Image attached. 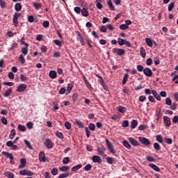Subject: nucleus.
<instances>
[{
    "instance_id": "obj_1",
    "label": "nucleus",
    "mask_w": 178,
    "mask_h": 178,
    "mask_svg": "<svg viewBox=\"0 0 178 178\" xmlns=\"http://www.w3.org/2000/svg\"><path fill=\"white\" fill-rule=\"evenodd\" d=\"M118 43L121 47L123 46V45H126L129 48L131 47V43H130V42H129V41H127L124 39H122V38H118Z\"/></svg>"
},
{
    "instance_id": "obj_2",
    "label": "nucleus",
    "mask_w": 178,
    "mask_h": 178,
    "mask_svg": "<svg viewBox=\"0 0 178 178\" xmlns=\"http://www.w3.org/2000/svg\"><path fill=\"white\" fill-rule=\"evenodd\" d=\"M106 144L107 145L109 152H111V154H112L113 155H115L116 154V150H115L113 145H112V143H111V142L108 139H106Z\"/></svg>"
},
{
    "instance_id": "obj_3",
    "label": "nucleus",
    "mask_w": 178,
    "mask_h": 178,
    "mask_svg": "<svg viewBox=\"0 0 178 178\" xmlns=\"http://www.w3.org/2000/svg\"><path fill=\"white\" fill-rule=\"evenodd\" d=\"M138 140L140 143H141V144H143V145H146L147 147H148L149 145H151V141H149V140H148L145 137L140 136L138 138Z\"/></svg>"
},
{
    "instance_id": "obj_4",
    "label": "nucleus",
    "mask_w": 178,
    "mask_h": 178,
    "mask_svg": "<svg viewBox=\"0 0 178 178\" xmlns=\"http://www.w3.org/2000/svg\"><path fill=\"white\" fill-rule=\"evenodd\" d=\"M113 54H117L118 56H122V55H124L126 54V51L123 49H118V48H113L112 49Z\"/></svg>"
},
{
    "instance_id": "obj_5",
    "label": "nucleus",
    "mask_w": 178,
    "mask_h": 178,
    "mask_svg": "<svg viewBox=\"0 0 178 178\" xmlns=\"http://www.w3.org/2000/svg\"><path fill=\"white\" fill-rule=\"evenodd\" d=\"M2 154L6 156V158H9V159H10V163H11V165H13V163H15V161H13L14 158L13 154H10L8 152H2Z\"/></svg>"
},
{
    "instance_id": "obj_6",
    "label": "nucleus",
    "mask_w": 178,
    "mask_h": 178,
    "mask_svg": "<svg viewBox=\"0 0 178 178\" xmlns=\"http://www.w3.org/2000/svg\"><path fill=\"white\" fill-rule=\"evenodd\" d=\"M44 145H45L48 149L54 148V143L49 138H47L44 142Z\"/></svg>"
},
{
    "instance_id": "obj_7",
    "label": "nucleus",
    "mask_w": 178,
    "mask_h": 178,
    "mask_svg": "<svg viewBox=\"0 0 178 178\" xmlns=\"http://www.w3.org/2000/svg\"><path fill=\"white\" fill-rule=\"evenodd\" d=\"M143 74L146 77H152V70L149 69V67H145L143 70Z\"/></svg>"
},
{
    "instance_id": "obj_8",
    "label": "nucleus",
    "mask_w": 178,
    "mask_h": 178,
    "mask_svg": "<svg viewBox=\"0 0 178 178\" xmlns=\"http://www.w3.org/2000/svg\"><path fill=\"white\" fill-rule=\"evenodd\" d=\"M128 140L129 143L131 144V145H133L134 147H138V145H140V142H138L134 138H129Z\"/></svg>"
},
{
    "instance_id": "obj_9",
    "label": "nucleus",
    "mask_w": 178,
    "mask_h": 178,
    "mask_svg": "<svg viewBox=\"0 0 178 178\" xmlns=\"http://www.w3.org/2000/svg\"><path fill=\"white\" fill-rule=\"evenodd\" d=\"M13 144L14 143L12 142V140H9L6 143V146L9 147L13 151H15L17 149V145Z\"/></svg>"
},
{
    "instance_id": "obj_10",
    "label": "nucleus",
    "mask_w": 178,
    "mask_h": 178,
    "mask_svg": "<svg viewBox=\"0 0 178 178\" xmlns=\"http://www.w3.org/2000/svg\"><path fill=\"white\" fill-rule=\"evenodd\" d=\"M92 161L94 163H102V159L99 156L95 155L92 157Z\"/></svg>"
},
{
    "instance_id": "obj_11",
    "label": "nucleus",
    "mask_w": 178,
    "mask_h": 178,
    "mask_svg": "<svg viewBox=\"0 0 178 178\" xmlns=\"http://www.w3.org/2000/svg\"><path fill=\"white\" fill-rule=\"evenodd\" d=\"M163 119L164 120L165 124L168 127H170V124H172V122H170V118H169V117L165 115V116L163 117Z\"/></svg>"
},
{
    "instance_id": "obj_12",
    "label": "nucleus",
    "mask_w": 178,
    "mask_h": 178,
    "mask_svg": "<svg viewBox=\"0 0 178 178\" xmlns=\"http://www.w3.org/2000/svg\"><path fill=\"white\" fill-rule=\"evenodd\" d=\"M26 88H27V85L22 83L17 87V91L18 92H23V91H24Z\"/></svg>"
},
{
    "instance_id": "obj_13",
    "label": "nucleus",
    "mask_w": 178,
    "mask_h": 178,
    "mask_svg": "<svg viewBox=\"0 0 178 178\" xmlns=\"http://www.w3.org/2000/svg\"><path fill=\"white\" fill-rule=\"evenodd\" d=\"M20 165H19V169H24V168H26V165L27 163V161L26 159L22 158L20 159Z\"/></svg>"
},
{
    "instance_id": "obj_14",
    "label": "nucleus",
    "mask_w": 178,
    "mask_h": 178,
    "mask_svg": "<svg viewBox=\"0 0 178 178\" xmlns=\"http://www.w3.org/2000/svg\"><path fill=\"white\" fill-rule=\"evenodd\" d=\"M39 161L40 162H46L47 161V159L45 157V153H44V152H40L39 154Z\"/></svg>"
},
{
    "instance_id": "obj_15",
    "label": "nucleus",
    "mask_w": 178,
    "mask_h": 178,
    "mask_svg": "<svg viewBox=\"0 0 178 178\" xmlns=\"http://www.w3.org/2000/svg\"><path fill=\"white\" fill-rule=\"evenodd\" d=\"M74 86V82H71L67 85L66 95H67V94H70L72 90H73Z\"/></svg>"
},
{
    "instance_id": "obj_16",
    "label": "nucleus",
    "mask_w": 178,
    "mask_h": 178,
    "mask_svg": "<svg viewBox=\"0 0 178 178\" xmlns=\"http://www.w3.org/2000/svg\"><path fill=\"white\" fill-rule=\"evenodd\" d=\"M105 151H106V149L104 146L97 147V152L99 155H104L105 154Z\"/></svg>"
},
{
    "instance_id": "obj_17",
    "label": "nucleus",
    "mask_w": 178,
    "mask_h": 178,
    "mask_svg": "<svg viewBox=\"0 0 178 178\" xmlns=\"http://www.w3.org/2000/svg\"><path fill=\"white\" fill-rule=\"evenodd\" d=\"M152 95H154V98L157 99V101H161V95L158 94V92H156V90H152Z\"/></svg>"
},
{
    "instance_id": "obj_18",
    "label": "nucleus",
    "mask_w": 178,
    "mask_h": 178,
    "mask_svg": "<svg viewBox=\"0 0 178 178\" xmlns=\"http://www.w3.org/2000/svg\"><path fill=\"white\" fill-rule=\"evenodd\" d=\"M76 35L78 37L79 41L80 42V44H81L82 46L84 45V39L83 38V36H81L80 32H77Z\"/></svg>"
},
{
    "instance_id": "obj_19",
    "label": "nucleus",
    "mask_w": 178,
    "mask_h": 178,
    "mask_svg": "<svg viewBox=\"0 0 178 178\" xmlns=\"http://www.w3.org/2000/svg\"><path fill=\"white\" fill-rule=\"evenodd\" d=\"M149 168L153 169V170H155V172H161V168H159V167H158L155 164L150 163V164H149Z\"/></svg>"
},
{
    "instance_id": "obj_20",
    "label": "nucleus",
    "mask_w": 178,
    "mask_h": 178,
    "mask_svg": "<svg viewBox=\"0 0 178 178\" xmlns=\"http://www.w3.org/2000/svg\"><path fill=\"white\" fill-rule=\"evenodd\" d=\"M49 77L51 79H56V77L58 76V74H56V71L54 70H51L49 72Z\"/></svg>"
},
{
    "instance_id": "obj_21",
    "label": "nucleus",
    "mask_w": 178,
    "mask_h": 178,
    "mask_svg": "<svg viewBox=\"0 0 178 178\" xmlns=\"http://www.w3.org/2000/svg\"><path fill=\"white\" fill-rule=\"evenodd\" d=\"M12 92H13V90H12V88H9L8 90H7L5 93H3V97H5L6 98H8V97L10 96V94H12Z\"/></svg>"
},
{
    "instance_id": "obj_22",
    "label": "nucleus",
    "mask_w": 178,
    "mask_h": 178,
    "mask_svg": "<svg viewBox=\"0 0 178 178\" xmlns=\"http://www.w3.org/2000/svg\"><path fill=\"white\" fill-rule=\"evenodd\" d=\"M140 54L142 58H145V56H147V52H145V49L144 48V47H140Z\"/></svg>"
},
{
    "instance_id": "obj_23",
    "label": "nucleus",
    "mask_w": 178,
    "mask_h": 178,
    "mask_svg": "<svg viewBox=\"0 0 178 178\" xmlns=\"http://www.w3.org/2000/svg\"><path fill=\"white\" fill-rule=\"evenodd\" d=\"M83 168V165L81 164H78L77 165H75L72 167V172H77L79 169H81Z\"/></svg>"
},
{
    "instance_id": "obj_24",
    "label": "nucleus",
    "mask_w": 178,
    "mask_h": 178,
    "mask_svg": "<svg viewBox=\"0 0 178 178\" xmlns=\"http://www.w3.org/2000/svg\"><path fill=\"white\" fill-rule=\"evenodd\" d=\"M122 145H124V147H125V148H127V149H131V145H130V143H129V142L126 140H124L122 141Z\"/></svg>"
},
{
    "instance_id": "obj_25",
    "label": "nucleus",
    "mask_w": 178,
    "mask_h": 178,
    "mask_svg": "<svg viewBox=\"0 0 178 178\" xmlns=\"http://www.w3.org/2000/svg\"><path fill=\"white\" fill-rule=\"evenodd\" d=\"M6 177L8 178H13L15 177V174H13V172H10V171H7L4 173Z\"/></svg>"
},
{
    "instance_id": "obj_26",
    "label": "nucleus",
    "mask_w": 178,
    "mask_h": 178,
    "mask_svg": "<svg viewBox=\"0 0 178 178\" xmlns=\"http://www.w3.org/2000/svg\"><path fill=\"white\" fill-rule=\"evenodd\" d=\"M138 124V122L136 120H133L131 122V129H136Z\"/></svg>"
},
{
    "instance_id": "obj_27",
    "label": "nucleus",
    "mask_w": 178,
    "mask_h": 178,
    "mask_svg": "<svg viewBox=\"0 0 178 178\" xmlns=\"http://www.w3.org/2000/svg\"><path fill=\"white\" fill-rule=\"evenodd\" d=\"M18 19L19 18H17V17L13 16V23L15 27H17V26H19V20H18Z\"/></svg>"
},
{
    "instance_id": "obj_28",
    "label": "nucleus",
    "mask_w": 178,
    "mask_h": 178,
    "mask_svg": "<svg viewBox=\"0 0 178 178\" xmlns=\"http://www.w3.org/2000/svg\"><path fill=\"white\" fill-rule=\"evenodd\" d=\"M70 169V167L68 165H63L59 168L60 172H67Z\"/></svg>"
},
{
    "instance_id": "obj_29",
    "label": "nucleus",
    "mask_w": 178,
    "mask_h": 178,
    "mask_svg": "<svg viewBox=\"0 0 178 178\" xmlns=\"http://www.w3.org/2000/svg\"><path fill=\"white\" fill-rule=\"evenodd\" d=\"M15 10L16 12H20V10H22V4L20 3H17L15 5Z\"/></svg>"
},
{
    "instance_id": "obj_30",
    "label": "nucleus",
    "mask_w": 178,
    "mask_h": 178,
    "mask_svg": "<svg viewBox=\"0 0 178 178\" xmlns=\"http://www.w3.org/2000/svg\"><path fill=\"white\" fill-rule=\"evenodd\" d=\"M15 136H16V129H12L9 136V138L10 140H13V138H15Z\"/></svg>"
},
{
    "instance_id": "obj_31",
    "label": "nucleus",
    "mask_w": 178,
    "mask_h": 178,
    "mask_svg": "<svg viewBox=\"0 0 178 178\" xmlns=\"http://www.w3.org/2000/svg\"><path fill=\"white\" fill-rule=\"evenodd\" d=\"M145 42L148 45V47H152L154 44V41L151 40V39L148 38H145Z\"/></svg>"
},
{
    "instance_id": "obj_32",
    "label": "nucleus",
    "mask_w": 178,
    "mask_h": 178,
    "mask_svg": "<svg viewBox=\"0 0 178 178\" xmlns=\"http://www.w3.org/2000/svg\"><path fill=\"white\" fill-rule=\"evenodd\" d=\"M81 13L82 16H84V17H87L88 16V10H87L86 8L81 10Z\"/></svg>"
},
{
    "instance_id": "obj_33",
    "label": "nucleus",
    "mask_w": 178,
    "mask_h": 178,
    "mask_svg": "<svg viewBox=\"0 0 178 178\" xmlns=\"http://www.w3.org/2000/svg\"><path fill=\"white\" fill-rule=\"evenodd\" d=\"M56 137H58V138H60V140H63V138H65V136H63V134L62 132H56Z\"/></svg>"
},
{
    "instance_id": "obj_34",
    "label": "nucleus",
    "mask_w": 178,
    "mask_h": 178,
    "mask_svg": "<svg viewBox=\"0 0 178 178\" xmlns=\"http://www.w3.org/2000/svg\"><path fill=\"white\" fill-rule=\"evenodd\" d=\"M118 111L119 112H120V113H125V112L127 111V108L120 106L118 108Z\"/></svg>"
},
{
    "instance_id": "obj_35",
    "label": "nucleus",
    "mask_w": 178,
    "mask_h": 178,
    "mask_svg": "<svg viewBox=\"0 0 178 178\" xmlns=\"http://www.w3.org/2000/svg\"><path fill=\"white\" fill-rule=\"evenodd\" d=\"M153 147L156 151H161V145L158 143H154Z\"/></svg>"
},
{
    "instance_id": "obj_36",
    "label": "nucleus",
    "mask_w": 178,
    "mask_h": 178,
    "mask_svg": "<svg viewBox=\"0 0 178 178\" xmlns=\"http://www.w3.org/2000/svg\"><path fill=\"white\" fill-rule=\"evenodd\" d=\"M96 6L97 9H102V8H104L102 4L101 3V0H96Z\"/></svg>"
},
{
    "instance_id": "obj_37",
    "label": "nucleus",
    "mask_w": 178,
    "mask_h": 178,
    "mask_svg": "<svg viewBox=\"0 0 178 178\" xmlns=\"http://www.w3.org/2000/svg\"><path fill=\"white\" fill-rule=\"evenodd\" d=\"M24 144L26 145L28 148H29V149H33V146L31 145V143H30V141L27 140H24Z\"/></svg>"
},
{
    "instance_id": "obj_38",
    "label": "nucleus",
    "mask_w": 178,
    "mask_h": 178,
    "mask_svg": "<svg viewBox=\"0 0 178 178\" xmlns=\"http://www.w3.org/2000/svg\"><path fill=\"white\" fill-rule=\"evenodd\" d=\"M19 60L22 65H24V63H26V59L24 58V56H23V54H21L19 56Z\"/></svg>"
},
{
    "instance_id": "obj_39",
    "label": "nucleus",
    "mask_w": 178,
    "mask_h": 178,
    "mask_svg": "<svg viewBox=\"0 0 178 178\" xmlns=\"http://www.w3.org/2000/svg\"><path fill=\"white\" fill-rule=\"evenodd\" d=\"M70 175V172H65L63 174H60V175L58 176V178H67L69 177V175Z\"/></svg>"
},
{
    "instance_id": "obj_40",
    "label": "nucleus",
    "mask_w": 178,
    "mask_h": 178,
    "mask_svg": "<svg viewBox=\"0 0 178 178\" xmlns=\"http://www.w3.org/2000/svg\"><path fill=\"white\" fill-rule=\"evenodd\" d=\"M146 160L147 162H155L156 160L151 156H146Z\"/></svg>"
},
{
    "instance_id": "obj_41",
    "label": "nucleus",
    "mask_w": 178,
    "mask_h": 178,
    "mask_svg": "<svg viewBox=\"0 0 178 178\" xmlns=\"http://www.w3.org/2000/svg\"><path fill=\"white\" fill-rule=\"evenodd\" d=\"M129 79V74H125L122 79V85L124 86L127 83V79Z\"/></svg>"
},
{
    "instance_id": "obj_42",
    "label": "nucleus",
    "mask_w": 178,
    "mask_h": 178,
    "mask_svg": "<svg viewBox=\"0 0 178 178\" xmlns=\"http://www.w3.org/2000/svg\"><path fill=\"white\" fill-rule=\"evenodd\" d=\"M107 3L111 10H115V6H113V4L112 3V0H108Z\"/></svg>"
},
{
    "instance_id": "obj_43",
    "label": "nucleus",
    "mask_w": 178,
    "mask_h": 178,
    "mask_svg": "<svg viewBox=\"0 0 178 178\" xmlns=\"http://www.w3.org/2000/svg\"><path fill=\"white\" fill-rule=\"evenodd\" d=\"M75 124H77L81 129L84 127V124H82L79 120H75Z\"/></svg>"
},
{
    "instance_id": "obj_44",
    "label": "nucleus",
    "mask_w": 178,
    "mask_h": 178,
    "mask_svg": "<svg viewBox=\"0 0 178 178\" xmlns=\"http://www.w3.org/2000/svg\"><path fill=\"white\" fill-rule=\"evenodd\" d=\"M156 140L159 143H163V138H162V136H161V135H157L156 136Z\"/></svg>"
},
{
    "instance_id": "obj_45",
    "label": "nucleus",
    "mask_w": 178,
    "mask_h": 178,
    "mask_svg": "<svg viewBox=\"0 0 178 178\" xmlns=\"http://www.w3.org/2000/svg\"><path fill=\"white\" fill-rule=\"evenodd\" d=\"M54 44L57 45V47H59V48L62 47V42L59 40H54Z\"/></svg>"
},
{
    "instance_id": "obj_46",
    "label": "nucleus",
    "mask_w": 178,
    "mask_h": 178,
    "mask_svg": "<svg viewBox=\"0 0 178 178\" xmlns=\"http://www.w3.org/2000/svg\"><path fill=\"white\" fill-rule=\"evenodd\" d=\"M91 169H92V165H91V164H88L84 167V170L86 172L90 171Z\"/></svg>"
},
{
    "instance_id": "obj_47",
    "label": "nucleus",
    "mask_w": 178,
    "mask_h": 178,
    "mask_svg": "<svg viewBox=\"0 0 178 178\" xmlns=\"http://www.w3.org/2000/svg\"><path fill=\"white\" fill-rule=\"evenodd\" d=\"M78 98H79V94L74 93L73 95H72V102L74 103L76 102V101H77Z\"/></svg>"
},
{
    "instance_id": "obj_48",
    "label": "nucleus",
    "mask_w": 178,
    "mask_h": 178,
    "mask_svg": "<svg viewBox=\"0 0 178 178\" xmlns=\"http://www.w3.org/2000/svg\"><path fill=\"white\" fill-rule=\"evenodd\" d=\"M70 158H69V157H65L63 159V165H67V163H70Z\"/></svg>"
},
{
    "instance_id": "obj_49",
    "label": "nucleus",
    "mask_w": 178,
    "mask_h": 178,
    "mask_svg": "<svg viewBox=\"0 0 178 178\" xmlns=\"http://www.w3.org/2000/svg\"><path fill=\"white\" fill-rule=\"evenodd\" d=\"M22 53L23 54V55H27L29 54V48L22 47Z\"/></svg>"
},
{
    "instance_id": "obj_50",
    "label": "nucleus",
    "mask_w": 178,
    "mask_h": 178,
    "mask_svg": "<svg viewBox=\"0 0 178 178\" xmlns=\"http://www.w3.org/2000/svg\"><path fill=\"white\" fill-rule=\"evenodd\" d=\"M18 129L19 131H26V128L24 125L19 124L18 125Z\"/></svg>"
},
{
    "instance_id": "obj_51",
    "label": "nucleus",
    "mask_w": 178,
    "mask_h": 178,
    "mask_svg": "<svg viewBox=\"0 0 178 178\" xmlns=\"http://www.w3.org/2000/svg\"><path fill=\"white\" fill-rule=\"evenodd\" d=\"M165 104L168 105L169 106H170V105H172V99H170V97H167L165 99Z\"/></svg>"
},
{
    "instance_id": "obj_52",
    "label": "nucleus",
    "mask_w": 178,
    "mask_h": 178,
    "mask_svg": "<svg viewBox=\"0 0 178 178\" xmlns=\"http://www.w3.org/2000/svg\"><path fill=\"white\" fill-rule=\"evenodd\" d=\"M83 81L86 86H88V87H91V84L90 82H88V80H87V77L86 76H83Z\"/></svg>"
},
{
    "instance_id": "obj_53",
    "label": "nucleus",
    "mask_w": 178,
    "mask_h": 178,
    "mask_svg": "<svg viewBox=\"0 0 178 178\" xmlns=\"http://www.w3.org/2000/svg\"><path fill=\"white\" fill-rule=\"evenodd\" d=\"M164 142L166 144H172V143H173V140L172 138H164Z\"/></svg>"
},
{
    "instance_id": "obj_54",
    "label": "nucleus",
    "mask_w": 178,
    "mask_h": 178,
    "mask_svg": "<svg viewBox=\"0 0 178 178\" xmlns=\"http://www.w3.org/2000/svg\"><path fill=\"white\" fill-rule=\"evenodd\" d=\"M106 161H107L108 163H109L110 165H112L113 163V162H115V160L112 157L106 158Z\"/></svg>"
},
{
    "instance_id": "obj_55",
    "label": "nucleus",
    "mask_w": 178,
    "mask_h": 178,
    "mask_svg": "<svg viewBox=\"0 0 178 178\" xmlns=\"http://www.w3.org/2000/svg\"><path fill=\"white\" fill-rule=\"evenodd\" d=\"M120 30H127L129 29V26H127L126 24H121L120 26Z\"/></svg>"
},
{
    "instance_id": "obj_56",
    "label": "nucleus",
    "mask_w": 178,
    "mask_h": 178,
    "mask_svg": "<svg viewBox=\"0 0 178 178\" xmlns=\"http://www.w3.org/2000/svg\"><path fill=\"white\" fill-rule=\"evenodd\" d=\"M0 6L1 9H5V8H6V3L2 0H0Z\"/></svg>"
},
{
    "instance_id": "obj_57",
    "label": "nucleus",
    "mask_w": 178,
    "mask_h": 178,
    "mask_svg": "<svg viewBox=\"0 0 178 178\" xmlns=\"http://www.w3.org/2000/svg\"><path fill=\"white\" fill-rule=\"evenodd\" d=\"M74 10L75 13H77L78 15H79V13H81V8H80V7H75L74 8Z\"/></svg>"
},
{
    "instance_id": "obj_58",
    "label": "nucleus",
    "mask_w": 178,
    "mask_h": 178,
    "mask_svg": "<svg viewBox=\"0 0 178 178\" xmlns=\"http://www.w3.org/2000/svg\"><path fill=\"white\" fill-rule=\"evenodd\" d=\"M173 8H175V3H171L168 6V12H172L173 10Z\"/></svg>"
},
{
    "instance_id": "obj_59",
    "label": "nucleus",
    "mask_w": 178,
    "mask_h": 178,
    "mask_svg": "<svg viewBox=\"0 0 178 178\" xmlns=\"http://www.w3.org/2000/svg\"><path fill=\"white\" fill-rule=\"evenodd\" d=\"M1 123H3V124H5V126H6V124H8V120H6V118H5V117L1 118Z\"/></svg>"
},
{
    "instance_id": "obj_60",
    "label": "nucleus",
    "mask_w": 178,
    "mask_h": 178,
    "mask_svg": "<svg viewBox=\"0 0 178 178\" xmlns=\"http://www.w3.org/2000/svg\"><path fill=\"white\" fill-rule=\"evenodd\" d=\"M51 174L53 175V176H56V175H58V168H54L51 170Z\"/></svg>"
},
{
    "instance_id": "obj_61",
    "label": "nucleus",
    "mask_w": 178,
    "mask_h": 178,
    "mask_svg": "<svg viewBox=\"0 0 178 178\" xmlns=\"http://www.w3.org/2000/svg\"><path fill=\"white\" fill-rule=\"evenodd\" d=\"M106 30H107V27H106V26H102L101 27H100V31H101V33H106Z\"/></svg>"
},
{
    "instance_id": "obj_62",
    "label": "nucleus",
    "mask_w": 178,
    "mask_h": 178,
    "mask_svg": "<svg viewBox=\"0 0 178 178\" xmlns=\"http://www.w3.org/2000/svg\"><path fill=\"white\" fill-rule=\"evenodd\" d=\"M137 70L138 72H144V67L141 65H137Z\"/></svg>"
},
{
    "instance_id": "obj_63",
    "label": "nucleus",
    "mask_w": 178,
    "mask_h": 178,
    "mask_svg": "<svg viewBox=\"0 0 178 178\" xmlns=\"http://www.w3.org/2000/svg\"><path fill=\"white\" fill-rule=\"evenodd\" d=\"M122 127H129V121H128V120H124V121L122 123Z\"/></svg>"
},
{
    "instance_id": "obj_64",
    "label": "nucleus",
    "mask_w": 178,
    "mask_h": 178,
    "mask_svg": "<svg viewBox=\"0 0 178 178\" xmlns=\"http://www.w3.org/2000/svg\"><path fill=\"white\" fill-rule=\"evenodd\" d=\"M89 129L90 130H92V131H94L95 130V124L93 123L89 124Z\"/></svg>"
}]
</instances>
